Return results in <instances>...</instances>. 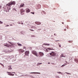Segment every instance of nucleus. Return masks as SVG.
<instances>
[{
	"mask_svg": "<svg viewBox=\"0 0 78 78\" xmlns=\"http://www.w3.org/2000/svg\"><path fill=\"white\" fill-rule=\"evenodd\" d=\"M28 76V75H22V76Z\"/></svg>",
	"mask_w": 78,
	"mask_h": 78,
	"instance_id": "nucleus-23",
	"label": "nucleus"
},
{
	"mask_svg": "<svg viewBox=\"0 0 78 78\" xmlns=\"http://www.w3.org/2000/svg\"><path fill=\"white\" fill-rule=\"evenodd\" d=\"M5 27H9V25H5Z\"/></svg>",
	"mask_w": 78,
	"mask_h": 78,
	"instance_id": "nucleus-37",
	"label": "nucleus"
},
{
	"mask_svg": "<svg viewBox=\"0 0 78 78\" xmlns=\"http://www.w3.org/2000/svg\"><path fill=\"white\" fill-rule=\"evenodd\" d=\"M74 61L76 62H78V59H74Z\"/></svg>",
	"mask_w": 78,
	"mask_h": 78,
	"instance_id": "nucleus-21",
	"label": "nucleus"
},
{
	"mask_svg": "<svg viewBox=\"0 0 78 78\" xmlns=\"http://www.w3.org/2000/svg\"><path fill=\"white\" fill-rule=\"evenodd\" d=\"M55 41H59V40H55Z\"/></svg>",
	"mask_w": 78,
	"mask_h": 78,
	"instance_id": "nucleus-44",
	"label": "nucleus"
},
{
	"mask_svg": "<svg viewBox=\"0 0 78 78\" xmlns=\"http://www.w3.org/2000/svg\"><path fill=\"white\" fill-rule=\"evenodd\" d=\"M31 31H34V30H30Z\"/></svg>",
	"mask_w": 78,
	"mask_h": 78,
	"instance_id": "nucleus-43",
	"label": "nucleus"
},
{
	"mask_svg": "<svg viewBox=\"0 0 78 78\" xmlns=\"http://www.w3.org/2000/svg\"><path fill=\"white\" fill-rule=\"evenodd\" d=\"M23 12H25V10L23 9H22L20 10L21 14V15L23 14Z\"/></svg>",
	"mask_w": 78,
	"mask_h": 78,
	"instance_id": "nucleus-6",
	"label": "nucleus"
},
{
	"mask_svg": "<svg viewBox=\"0 0 78 78\" xmlns=\"http://www.w3.org/2000/svg\"><path fill=\"white\" fill-rule=\"evenodd\" d=\"M66 62L67 63V62Z\"/></svg>",
	"mask_w": 78,
	"mask_h": 78,
	"instance_id": "nucleus-56",
	"label": "nucleus"
},
{
	"mask_svg": "<svg viewBox=\"0 0 78 78\" xmlns=\"http://www.w3.org/2000/svg\"><path fill=\"white\" fill-rule=\"evenodd\" d=\"M26 11L27 13H28V12H30V9H27Z\"/></svg>",
	"mask_w": 78,
	"mask_h": 78,
	"instance_id": "nucleus-11",
	"label": "nucleus"
},
{
	"mask_svg": "<svg viewBox=\"0 0 78 78\" xmlns=\"http://www.w3.org/2000/svg\"><path fill=\"white\" fill-rule=\"evenodd\" d=\"M43 45H50V44H44Z\"/></svg>",
	"mask_w": 78,
	"mask_h": 78,
	"instance_id": "nucleus-25",
	"label": "nucleus"
},
{
	"mask_svg": "<svg viewBox=\"0 0 78 78\" xmlns=\"http://www.w3.org/2000/svg\"><path fill=\"white\" fill-rule=\"evenodd\" d=\"M54 36H56V34H54Z\"/></svg>",
	"mask_w": 78,
	"mask_h": 78,
	"instance_id": "nucleus-40",
	"label": "nucleus"
},
{
	"mask_svg": "<svg viewBox=\"0 0 78 78\" xmlns=\"http://www.w3.org/2000/svg\"><path fill=\"white\" fill-rule=\"evenodd\" d=\"M31 28H36V27H34V26H31Z\"/></svg>",
	"mask_w": 78,
	"mask_h": 78,
	"instance_id": "nucleus-26",
	"label": "nucleus"
},
{
	"mask_svg": "<svg viewBox=\"0 0 78 78\" xmlns=\"http://www.w3.org/2000/svg\"><path fill=\"white\" fill-rule=\"evenodd\" d=\"M8 42H9L10 44L11 45H14V43H12L11 42H10L9 41H8Z\"/></svg>",
	"mask_w": 78,
	"mask_h": 78,
	"instance_id": "nucleus-19",
	"label": "nucleus"
},
{
	"mask_svg": "<svg viewBox=\"0 0 78 78\" xmlns=\"http://www.w3.org/2000/svg\"><path fill=\"white\" fill-rule=\"evenodd\" d=\"M73 42L72 41H69V43H71V42Z\"/></svg>",
	"mask_w": 78,
	"mask_h": 78,
	"instance_id": "nucleus-32",
	"label": "nucleus"
},
{
	"mask_svg": "<svg viewBox=\"0 0 78 78\" xmlns=\"http://www.w3.org/2000/svg\"><path fill=\"white\" fill-rule=\"evenodd\" d=\"M50 55H51V57L52 58V59H55V56H56V53L54 52H52L51 53H50Z\"/></svg>",
	"mask_w": 78,
	"mask_h": 78,
	"instance_id": "nucleus-1",
	"label": "nucleus"
},
{
	"mask_svg": "<svg viewBox=\"0 0 78 78\" xmlns=\"http://www.w3.org/2000/svg\"><path fill=\"white\" fill-rule=\"evenodd\" d=\"M30 13H31V14H34V12H31Z\"/></svg>",
	"mask_w": 78,
	"mask_h": 78,
	"instance_id": "nucleus-36",
	"label": "nucleus"
},
{
	"mask_svg": "<svg viewBox=\"0 0 78 78\" xmlns=\"http://www.w3.org/2000/svg\"><path fill=\"white\" fill-rule=\"evenodd\" d=\"M39 30H41V29H39Z\"/></svg>",
	"mask_w": 78,
	"mask_h": 78,
	"instance_id": "nucleus-55",
	"label": "nucleus"
},
{
	"mask_svg": "<svg viewBox=\"0 0 78 78\" xmlns=\"http://www.w3.org/2000/svg\"><path fill=\"white\" fill-rule=\"evenodd\" d=\"M4 46L6 47H11V45L8 44H4Z\"/></svg>",
	"mask_w": 78,
	"mask_h": 78,
	"instance_id": "nucleus-8",
	"label": "nucleus"
},
{
	"mask_svg": "<svg viewBox=\"0 0 78 78\" xmlns=\"http://www.w3.org/2000/svg\"><path fill=\"white\" fill-rule=\"evenodd\" d=\"M59 47H61V45H59Z\"/></svg>",
	"mask_w": 78,
	"mask_h": 78,
	"instance_id": "nucleus-49",
	"label": "nucleus"
},
{
	"mask_svg": "<svg viewBox=\"0 0 78 78\" xmlns=\"http://www.w3.org/2000/svg\"><path fill=\"white\" fill-rule=\"evenodd\" d=\"M65 73H67V74H69V75H71V74L68 73H67V72H65Z\"/></svg>",
	"mask_w": 78,
	"mask_h": 78,
	"instance_id": "nucleus-31",
	"label": "nucleus"
},
{
	"mask_svg": "<svg viewBox=\"0 0 78 78\" xmlns=\"http://www.w3.org/2000/svg\"><path fill=\"white\" fill-rule=\"evenodd\" d=\"M10 25H11V26H12V24Z\"/></svg>",
	"mask_w": 78,
	"mask_h": 78,
	"instance_id": "nucleus-53",
	"label": "nucleus"
},
{
	"mask_svg": "<svg viewBox=\"0 0 78 78\" xmlns=\"http://www.w3.org/2000/svg\"><path fill=\"white\" fill-rule=\"evenodd\" d=\"M16 4V2H15L13 1L9 3L8 4H7V6H11L12 5H15Z\"/></svg>",
	"mask_w": 78,
	"mask_h": 78,
	"instance_id": "nucleus-2",
	"label": "nucleus"
},
{
	"mask_svg": "<svg viewBox=\"0 0 78 78\" xmlns=\"http://www.w3.org/2000/svg\"><path fill=\"white\" fill-rule=\"evenodd\" d=\"M8 70H11L12 69V68L10 67L8 69Z\"/></svg>",
	"mask_w": 78,
	"mask_h": 78,
	"instance_id": "nucleus-28",
	"label": "nucleus"
},
{
	"mask_svg": "<svg viewBox=\"0 0 78 78\" xmlns=\"http://www.w3.org/2000/svg\"><path fill=\"white\" fill-rule=\"evenodd\" d=\"M39 55H41V56H44V53H43V52H39Z\"/></svg>",
	"mask_w": 78,
	"mask_h": 78,
	"instance_id": "nucleus-12",
	"label": "nucleus"
},
{
	"mask_svg": "<svg viewBox=\"0 0 78 78\" xmlns=\"http://www.w3.org/2000/svg\"><path fill=\"white\" fill-rule=\"evenodd\" d=\"M3 23V22L0 21V24H2Z\"/></svg>",
	"mask_w": 78,
	"mask_h": 78,
	"instance_id": "nucleus-29",
	"label": "nucleus"
},
{
	"mask_svg": "<svg viewBox=\"0 0 78 78\" xmlns=\"http://www.w3.org/2000/svg\"><path fill=\"white\" fill-rule=\"evenodd\" d=\"M17 44L18 46H22V44L19 43H18Z\"/></svg>",
	"mask_w": 78,
	"mask_h": 78,
	"instance_id": "nucleus-20",
	"label": "nucleus"
},
{
	"mask_svg": "<svg viewBox=\"0 0 78 78\" xmlns=\"http://www.w3.org/2000/svg\"><path fill=\"white\" fill-rule=\"evenodd\" d=\"M23 32H24V31H22V32H21V33L22 34H23Z\"/></svg>",
	"mask_w": 78,
	"mask_h": 78,
	"instance_id": "nucleus-42",
	"label": "nucleus"
},
{
	"mask_svg": "<svg viewBox=\"0 0 78 78\" xmlns=\"http://www.w3.org/2000/svg\"><path fill=\"white\" fill-rule=\"evenodd\" d=\"M30 73H34V74H41V73L37 72Z\"/></svg>",
	"mask_w": 78,
	"mask_h": 78,
	"instance_id": "nucleus-10",
	"label": "nucleus"
},
{
	"mask_svg": "<svg viewBox=\"0 0 78 78\" xmlns=\"http://www.w3.org/2000/svg\"><path fill=\"white\" fill-rule=\"evenodd\" d=\"M9 10H10L11 9V8H9Z\"/></svg>",
	"mask_w": 78,
	"mask_h": 78,
	"instance_id": "nucleus-52",
	"label": "nucleus"
},
{
	"mask_svg": "<svg viewBox=\"0 0 78 78\" xmlns=\"http://www.w3.org/2000/svg\"><path fill=\"white\" fill-rule=\"evenodd\" d=\"M61 57L62 58V57L65 58V57H66V56L63 55V54H62V55H61Z\"/></svg>",
	"mask_w": 78,
	"mask_h": 78,
	"instance_id": "nucleus-16",
	"label": "nucleus"
},
{
	"mask_svg": "<svg viewBox=\"0 0 78 78\" xmlns=\"http://www.w3.org/2000/svg\"><path fill=\"white\" fill-rule=\"evenodd\" d=\"M62 24H64V23L62 22Z\"/></svg>",
	"mask_w": 78,
	"mask_h": 78,
	"instance_id": "nucleus-54",
	"label": "nucleus"
},
{
	"mask_svg": "<svg viewBox=\"0 0 78 78\" xmlns=\"http://www.w3.org/2000/svg\"><path fill=\"white\" fill-rule=\"evenodd\" d=\"M16 73H19V72H17Z\"/></svg>",
	"mask_w": 78,
	"mask_h": 78,
	"instance_id": "nucleus-41",
	"label": "nucleus"
},
{
	"mask_svg": "<svg viewBox=\"0 0 78 78\" xmlns=\"http://www.w3.org/2000/svg\"><path fill=\"white\" fill-rule=\"evenodd\" d=\"M64 30H65V31H66V29H64Z\"/></svg>",
	"mask_w": 78,
	"mask_h": 78,
	"instance_id": "nucleus-48",
	"label": "nucleus"
},
{
	"mask_svg": "<svg viewBox=\"0 0 78 78\" xmlns=\"http://www.w3.org/2000/svg\"><path fill=\"white\" fill-rule=\"evenodd\" d=\"M66 65H67V63L64 64L62 66V67H63V66H66Z\"/></svg>",
	"mask_w": 78,
	"mask_h": 78,
	"instance_id": "nucleus-24",
	"label": "nucleus"
},
{
	"mask_svg": "<svg viewBox=\"0 0 78 78\" xmlns=\"http://www.w3.org/2000/svg\"><path fill=\"white\" fill-rule=\"evenodd\" d=\"M31 52L32 54H33V55H35V56H36L37 57H38V55H37V52H36V51L34 50L32 51Z\"/></svg>",
	"mask_w": 78,
	"mask_h": 78,
	"instance_id": "nucleus-3",
	"label": "nucleus"
},
{
	"mask_svg": "<svg viewBox=\"0 0 78 78\" xmlns=\"http://www.w3.org/2000/svg\"><path fill=\"white\" fill-rule=\"evenodd\" d=\"M48 64H50V62H48Z\"/></svg>",
	"mask_w": 78,
	"mask_h": 78,
	"instance_id": "nucleus-45",
	"label": "nucleus"
},
{
	"mask_svg": "<svg viewBox=\"0 0 78 78\" xmlns=\"http://www.w3.org/2000/svg\"><path fill=\"white\" fill-rule=\"evenodd\" d=\"M23 49H25L26 48V47L24 46L23 47Z\"/></svg>",
	"mask_w": 78,
	"mask_h": 78,
	"instance_id": "nucleus-33",
	"label": "nucleus"
},
{
	"mask_svg": "<svg viewBox=\"0 0 78 78\" xmlns=\"http://www.w3.org/2000/svg\"><path fill=\"white\" fill-rule=\"evenodd\" d=\"M1 8H2V7L0 6V9H1Z\"/></svg>",
	"mask_w": 78,
	"mask_h": 78,
	"instance_id": "nucleus-46",
	"label": "nucleus"
},
{
	"mask_svg": "<svg viewBox=\"0 0 78 78\" xmlns=\"http://www.w3.org/2000/svg\"><path fill=\"white\" fill-rule=\"evenodd\" d=\"M31 37H36V36H35V35H31Z\"/></svg>",
	"mask_w": 78,
	"mask_h": 78,
	"instance_id": "nucleus-22",
	"label": "nucleus"
},
{
	"mask_svg": "<svg viewBox=\"0 0 78 78\" xmlns=\"http://www.w3.org/2000/svg\"><path fill=\"white\" fill-rule=\"evenodd\" d=\"M43 13L44 14H45L46 13V12H45L44 11H43L41 12V14H42V15H44V14H43Z\"/></svg>",
	"mask_w": 78,
	"mask_h": 78,
	"instance_id": "nucleus-15",
	"label": "nucleus"
},
{
	"mask_svg": "<svg viewBox=\"0 0 78 78\" xmlns=\"http://www.w3.org/2000/svg\"><path fill=\"white\" fill-rule=\"evenodd\" d=\"M35 24H36L37 25H41V23L39 22H35Z\"/></svg>",
	"mask_w": 78,
	"mask_h": 78,
	"instance_id": "nucleus-9",
	"label": "nucleus"
},
{
	"mask_svg": "<svg viewBox=\"0 0 78 78\" xmlns=\"http://www.w3.org/2000/svg\"><path fill=\"white\" fill-rule=\"evenodd\" d=\"M15 75H16V76H17V74H15Z\"/></svg>",
	"mask_w": 78,
	"mask_h": 78,
	"instance_id": "nucleus-50",
	"label": "nucleus"
},
{
	"mask_svg": "<svg viewBox=\"0 0 78 78\" xmlns=\"http://www.w3.org/2000/svg\"><path fill=\"white\" fill-rule=\"evenodd\" d=\"M25 53L26 56H29L30 52L29 51H27L25 52Z\"/></svg>",
	"mask_w": 78,
	"mask_h": 78,
	"instance_id": "nucleus-5",
	"label": "nucleus"
},
{
	"mask_svg": "<svg viewBox=\"0 0 78 78\" xmlns=\"http://www.w3.org/2000/svg\"><path fill=\"white\" fill-rule=\"evenodd\" d=\"M7 73H10V74H8V75H9L10 76H14V74L12 73H16L15 72H7Z\"/></svg>",
	"mask_w": 78,
	"mask_h": 78,
	"instance_id": "nucleus-4",
	"label": "nucleus"
},
{
	"mask_svg": "<svg viewBox=\"0 0 78 78\" xmlns=\"http://www.w3.org/2000/svg\"><path fill=\"white\" fill-rule=\"evenodd\" d=\"M8 42H9L10 44L11 45H14V43H12L11 42H10L9 41H8Z\"/></svg>",
	"mask_w": 78,
	"mask_h": 78,
	"instance_id": "nucleus-18",
	"label": "nucleus"
},
{
	"mask_svg": "<svg viewBox=\"0 0 78 78\" xmlns=\"http://www.w3.org/2000/svg\"><path fill=\"white\" fill-rule=\"evenodd\" d=\"M21 24L22 25H23V23H21Z\"/></svg>",
	"mask_w": 78,
	"mask_h": 78,
	"instance_id": "nucleus-38",
	"label": "nucleus"
},
{
	"mask_svg": "<svg viewBox=\"0 0 78 78\" xmlns=\"http://www.w3.org/2000/svg\"><path fill=\"white\" fill-rule=\"evenodd\" d=\"M21 22H22V21H21Z\"/></svg>",
	"mask_w": 78,
	"mask_h": 78,
	"instance_id": "nucleus-58",
	"label": "nucleus"
},
{
	"mask_svg": "<svg viewBox=\"0 0 78 78\" xmlns=\"http://www.w3.org/2000/svg\"><path fill=\"white\" fill-rule=\"evenodd\" d=\"M48 50H53V49L50 48H48L47 49H46V50L47 51V52H48Z\"/></svg>",
	"mask_w": 78,
	"mask_h": 78,
	"instance_id": "nucleus-14",
	"label": "nucleus"
},
{
	"mask_svg": "<svg viewBox=\"0 0 78 78\" xmlns=\"http://www.w3.org/2000/svg\"><path fill=\"white\" fill-rule=\"evenodd\" d=\"M18 51L20 52V53H21L22 52L23 53V52H24V51H25L23 50V49H21L19 50Z\"/></svg>",
	"mask_w": 78,
	"mask_h": 78,
	"instance_id": "nucleus-7",
	"label": "nucleus"
},
{
	"mask_svg": "<svg viewBox=\"0 0 78 78\" xmlns=\"http://www.w3.org/2000/svg\"><path fill=\"white\" fill-rule=\"evenodd\" d=\"M57 73H59L60 74H61V73L62 75V73L61 72H57Z\"/></svg>",
	"mask_w": 78,
	"mask_h": 78,
	"instance_id": "nucleus-27",
	"label": "nucleus"
},
{
	"mask_svg": "<svg viewBox=\"0 0 78 78\" xmlns=\"http://www.w3.org/2000/svg\"><path fill=\"white\" fill-rule=\"evenodd\" d=\"M9 11V8L7 7V8L6 10H5V11H6V12H8Z\"/></svg>",
	"mask_w": 78,
	"mask_h": 78,
	"instance_id": "nucleus-17",
	"label": "nucleus"
},
{
	"mask_svg": "<svg viewBox=\"0 0 78 78\" xmlns=\"http://www.w3.org/2000/svg\"><path fill=\"white\" fill-rule=\"evenodd\" d=\"M38 65H41V64H42V63H39L37 64Z\"/></svg>",
	"mask_w": 78,
	"mask_h": 78,
	"instance_id": "nucleus-30",
	"label": "nucleus"
},
{
	"mask_svg": "<svg viewBox=\"0 0 78 78\" xmlns=\"http://www.w3.org/2000/svg\"><path fill=\"white\" fill-rule=\"evenodd\" d=\"M9 67L10 68V67H11V66H9Z\"/></svg>",
	"mask_w": 78,
	"mask_h": 78,
	"instance_id": "nucleus-39",
	"label": "nucleus"
},
{
	"mask_svg": "<svg viewBox=\"0 0 78 78\" xmlns=\"http://www.w3.org/2000/svg\"><path fill=\"white\" fill-rule=\"evenodd\" d=\"M3 51H4V52H5H5H6L5 51H2V52H3Z\"/></svg>",
	"mask_w": 78,
	"mask_h": 78,
	"instance_id": "nucleus-47",
	"label": "nucleus"
},
{
	"mask_svg": "<svg viewBox=\"0 0 78 78\" xmlns=\"http://www.w3.org/2000/svg\"><path fill=\"white\" fill-rule=\"evenodd\" d=\"M13 21H14V20H13Z\"/></svg>",
	"mask_w": 78,
	"mask_h": 78,
	"instance_id": "nucleus-57",
	"label": "nucleus"
},
{
	"mask_svg": "<svg viewBox=\"0 0 78 78\" xmlns=\"http://www.w3.org/2000/svg\"><path fill=\"white\" fill-rule=\"evenodd\" d=\"M24 4H21L20 5V8H21V7H23L24 6Z\"/></svg>",
	"mask_w": 78,
	"mask_h": 78,
	"instance_id": "nucleus-13",
	"label": "nucleus"
},
{
	"mask_svg": "<svg viewBox=\"0 0 78 78\" xmlns=\"http://www.w3.org/2000/svg\"><path fill=\"white\" fill-rule=\"evenodd\" d=\"M17 23H18V24H20V22H17Z\"/></svg>",
	"mask_w": 78,
	"mask_h": 78,
	"instance_id": "nucleus-35",
	"label": "nucleus"
},
{
	"mask_svg": "<svg viewBox=\"0 0 78 78\" xmlns=\"http://www.w3.org/2000/svg\"><path fill=\"white\" fill-rule=\"evenodd\" d=\"M51 37H53V35H51Z\"/></svg>",
	"mask_w": 78,
	"mask_h": 78,
	"instance_id": "nucleus-51",
	"label": "nucleus"
},
{
	"mask_svg": "<svg viewBox=\"0 0 78 78\" xmlns=\"http://www.w3.org/2000/svg\"><path fill=\"white\" fill-rule=\"evenodd\" d=\"M0 64H1V66H4L3 65V64L2 63H0Z\"/></svg>",
	"mask_w": 78,
	"mask_h": 78,
	"instance_id": "nucleus-34",
	"label": "nucleus"
}]
</instances>
